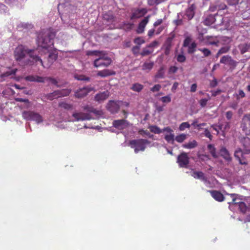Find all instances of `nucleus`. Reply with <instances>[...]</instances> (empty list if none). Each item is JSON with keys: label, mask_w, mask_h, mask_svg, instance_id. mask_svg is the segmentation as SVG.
Returning a JSON list of instances; mask_svg holds the SVG:
<instances>
[{"label": "nucleus", "mask_w": 250, "mask_h": 250, "mask_svg": "<svg viewBox=\"0 0 250 250\" xmlns=\"http://www.w3.org/2000/svg\"><path fill=\"white\" fill-rule=\"evenodd\" d=\"M14 57L18 63L22 66L40 63L43 66L42 60L32 50L26 49L22 45H18L14 51Z\"/></svg>", "instance_id": "obj_1"}, {"label": "nucleus", "mask_w": 250, "mask_h": 250, "mask_svg": "<svg viewBox=\"0 0 250 250\" xmlns=\"http://www.w3.org/2000/svg\"><path fill=\"white\" fill-rule=\"evenodd\" d=\"M150 142L146 139H134L129 141V146L134 150L135 153L139 151H144L146 147V145H149Z\"/></svg>", "instance_id": "obj_2"}, {"label": "nucleus", "mask_w": 250, "mask_h": 250, "mask_svg": "<svg viewBox=\"0 0 250 250\" xmlns=\"http://www.w3.org/2000/svg\"><path fill=\"white\" fill-rule=\"evenodd\" d=\"M38 43L39 46L42 48L52 49L54 45L53 38L51 34L44 36L39 35L38 37Z\"/></svg>", "instance_id": "obj_3"}, {"label": "nucleus", "mask_w": 250, "mask_h": 250, "mask_svg": "<svg viewBox=\"0 0 250 250\" xmlns=\"http://www.w3.org/2000/svg\"><path fill=\"white\" fill-rule=\"evenodd\" d=\"M111 59L106 56V53L105 52L104 53L94 61L93 65L96 68L107 67L111 64Z\"/></svg>", "instance_id": "obj_4"}, {"label": "nucleus", "mask_w": 250, "mask_h": 250, "mask_svg": "<svg viewBox=\"0 0 250 250\" xmlns=\"http://www.w3.org/2000/svg\"><path fill=\"white\" fill-rule=\"evenodd\" d=\"M23 118L26 120L34 121L37 124L43 121L42 116L38 113L32 111H24L22 113Z\"/></svg>", "instance_id": "obj_5"}, {"label": "nucleus", "mask_w": 250, "mask_h": 250, "mask_svg": "<svg viewBox=\"0 0 250 250\" xmlns=\"http://www.w3.org/2000/svg\"><path fill=\"white\" fill-rule=\"evenodd\" d=\"M228 194L229 195L232 199L231 201L228 202V204L238 205L239 206V208L240 209V211L243 213H246V211H247L248 207H247V205H246V204L243 202H236V200H237L236 196H237V195L236 194H234V193Z\"/></svg>", "instance_id": "obj_6"}, {"label": "nucleus", "mask_w": 250, "mask_h": 250, "mask_svg": "<svg viewBox=\"0 0 250 250\" xmlns=\"http://www.w3.org/2000/svg\"><path fill=\"white\" fill-rule=\"evenodd\" d=\"M147 12V10L145 8H136L131 9V13L130 16V19L133 20L143 17Z\"/></svg>", "instance_id": "obj_7"}, {"label": "nucleus", "mask_w": 250, "mask_h": 250, "mask_svg": "<svg viewBox=\"0 0 250 250\" xmlns=\"http://www.w3.org/2000/svg\"><path fill=\"white\" fill-rule=\"evenodd\" d=\"M177 162L180 167H187L189 163V158L188 153L185 152H182L178 156Z\"/></svg>", "instance_id": "obj_8"}, {"label": "nucleus", "mask_w": 250, "mask_h": 250, "mask_svg": "<svg viewBox=\"0 0 250 250\" xmlns=\"http://www.w3.org/2000/svg\"><path fill=\"white\" fill-rule=\"evenodd\" d=\"M241 127L247 134H250V114L245 115L242 120Z\"/></svg>", "instance_id": "obj_9"}, {"label": "nucleus", "mask_w": 250, "mask_h": 250, "mask_svg": "<svg viewBox=\"0 0 250 250\" xmlns=\"http://www.w3.org/2000/svg\"><path fill=\"white\" fill-rule=\"evenodd\" d=\"M91 88L89 87H83L75 91L74 97L76 98L82 99L86 96L91 91Z\"/></svg>", "instance_id": "obj_10"}, {"label": "nucleus", "mask_w": 250, "mask_h": 250, "mask_svg": "<svg viewBox=\"0 0 250 250\" xmlns=\"http://www.w3.org/2000/svg\"><path fill=\"white\" fill-rule=\"evenodd\" d=\"M112 124L115 128L120 130H123L129 125V122L125 119L114 120Z\"/></svg>", "instance_id": "obj_11"}, {"label": "nucleus", "mask_w": 250, "mask_h": 250, "mask_svg": "<svg viewBox=\"0 0 250 250\" xmlns=\"http://www.w3.org/2000/svg\"><path fill=\"white\" fill-rule=\"evenodd\" d=\"M72 116L76 121L90 120L92 119L89 113L83 112H74L72 114Z\"/></svg>", "instance_id": "obj_12"}, {"label": "nucleus", "mask_w": 250, "mask_h": 250, "mask_svg": "<svg viewBox=\"0 0 250 250\" xmlns=\"http://www.w3.org/2000/svg\"><path fill=\"white\" fill-rule=\"evenodd\" d=\"M109 96V92L108 90L104 91L97 94L94 97V100L99 103L103 102Z\"/></svg>", "instance_id": "obj_13"}, {"label": "nucleus", "mask_w": 250, "mask_h": 250, "mask_svg": "<svg viewBox=\"0 0 250 250\" xmlns=\"http://www.w3.org/2000/svg\"><path fill=\"white\" fill-rule=\"evenodd\" d=\"M107 108L112 113H117L120 108L119 104L114 101H109L107 104Z\"/></svg>", "instance_id": "obj_14"}, {"label": "nucleus", "mask_w": 250, "mask_h": 250, "mask_svg": "<svg viewBox=\"0 0 250 250\" xmlns=\"http://www.w3.org/2000/svg\"><path fill=\"white\" fill-rule=\"evenodd\" d=\"M196 8V5L192 4L190 7L186 9L184 16L186 17L188 21L191 20L193 18L195 14L194 10H195Z\"/></svg>", "instance_id": "obj_15"}, {"label": "nucleus", "mask_w": 250, "mask_h": 250, "mask_svg": "<svg viewBox=\"0 0 250 250\" xmlns=\"http://www.w3.org/2000/svg\"><path fill=\"white\" fill-rule=\"evenodd\" d=\"M45 78L37 75H28L24 77V80L30 82L44 83Z\"/></svg>", "instance_id": "obj_16"}, {"label": "nucleus", "mask_w": 250, "mask_h": 250, "mask_svg": "<svg viewBox=\"0 0 250 250\" xmlns=\"http://www.w3.org/2000/svg\"><path fill=\"white\" fill-rule=\"evenodd\" d=\"M150 16L146 17L141 21L139 23L137 29V32L139 34H141L144 32L145 28L149 21Z\"/></svg>", "instance_id": "obj_17"}, {"label": "nucleus", "mask_w": 250, "mask_h": 250, "mask_svg": "<svg viewBox=\"0 0 250 250\" xmlns=\"http://www.w3.org/2000/svg\"><path fill=\"white\" fill-rule=\"evenodd\" d=\"M211 196L217 201L218 202H222L224 200L225 197L222 193L217 190H208Z\"/></svg>", "instance_id": "obj_18"}, {"label": "nucleus", "mask_w": 250, "mask_h": 250, "mask_svg": "<svg viewBox=\"0 0 250 250\" xmlns=\"http://www.w3.org/2000/svg\"><path fill=\"white\" fill-rule=\"evenodd\" d=\"M241 143L244 147L245 153H250V139L248 137H243L241 140Z\"/></svg>", "instance_id": "obj_19"}, {"label": "nucleus", "mask_w": 250, "mask_h": 250, "mask_svg": "<svg viewBox=\"0 0 250 250\" xmlns=\"http://www.w3.org/2000/svg\"><path fill=\"white\" fill-rule=\"evenodd\" d=\"M218 15L217 14L215 15H208L204 21V24L206 25H210L215 23L216 19L215 16Z\"/></svg>", "instance_id": "obj_20"}, {"label": "nucleus", "mask_w": 250, "mask_h": 250, "mask_svg": "<svg viewBox=\"0 0 250 250\" xmlns=\"http://www.w3.org/2000/svg\"><path fill=\"white\" fill-rule=\"evenodd\" d=\"M191 176L195 179H198L202 180L204 182H207V178L205 176L204 173L202 171H194L191 174Z\"/></svg>", "instance_id": "obj_21"}, {"label": "nucleus", "mask_w": 250, "mask_h": 250, "mask_svg": "<svg viewBox=\"0 0 250 250\" xmlns=\"http://www.w3.org/2000/svg\"><path fill=\"white\" fill-rule=\"evenodd\" d=\"M115 74V72L114 71L108 69H104L103 70L99 71L97 73V76L101 77H106L111 75H114Z\"/></svg>", "instance_id": "obj_22"}, {"label": "nucleus", "mask_w": 250, "mask_h": 250, "mask_svg": "<svg viewBox=\"0 0 250 250\" xmlns=\"http://www.w3.org/2000/svg\"><path fill=\"white\" fill-rule=\"evenodd\" d=\"M58 98L68 96L71 92L70 89H63L56 90Z\"/></svg>", "instance_id": "obj_23"}, {"label": "nucleus", "mask_w": 250, "mask_h": 250, "mask_svg": "<svg viewBox=\"0 0 250 250\" xmlns=\"http://www.w3.org/2000/svg\"><path fill=\"white\" fill-rule=\"evenodd\" d=\"M220 153L222 157H223L225 159L228 161L231 160V158L230 156V154L228 151V150L225 147H222L220 150Z\"/></svg>", "instance_id": "obj_24"}, {"label": "nucleus", "mask_w": 250, "mask_h": 250, "mask_svg": "<svg viewBox=\"0 0 250 250\" xmlns=\"http://www.w3.org/2000/svg\"><path fill=\"white\" fill-rule=\"evenodd\" d=\"M239 49L240 50V52L242 54L248 52L250 49V44L244 43L241 44L239 45Z\"/></svg>", "instance_id": "obj_25"}, {"label": "nucleus", "mask_w": 250, "mask_h": 250, "mask_svg": "<svg viewBox=\"0 0 250 250\" xmlns=\"http://www.w3.org/2000/svg\"><path fill=\"white\" fill-rule=\"evenodd\" d=\"M197 142L195 140L189 142L188 143L183 144L182 146L185 148L191 149L196 147L197 146Z\"/></svg>", "instance_id": "obj_26"}, {"label": "nucleus", "mask_w": 250, "mask_h": 250, "mask_svg": "<svg viewBox=\"0 0 250 250\" xmlns=\"http://www.w3.org/2000/svg\"><path fill=\"white\" fill-rule=\"evenodd\" d=\"M59 106L67 110H72L73 109V105L72 104L64 102L59 103Z\"/></svg>", "instance_id": "obj_27"}, {"label": "nucleus", "mask_w": 250, "mask_h": 250, "mask_svg": "<svg viewBox=\"0 0 250 250\" xmlns=\"http://www.w3.org/2000/svg\"><path fill=\"white\" fill-rule=\"evenodd\" d=\"M105 51H99V50H92V51H88L86 52V55L88 56H95L98 57V58L104 53Z\"/></svg>", "instance_id": "obj_28"}, {"label": "nucleus", "mask_w": 250, "mask_h": 250, "mask_svg": "<svg viewBox=\"0 0 250 250\" xmlns=\"http://www.w3.org/2000/svg\"><path fill=\"white\" fill-rule=\"evenodd\" d=\"M155 77L157 79H163L165 78V68L163 66L160 68L157 73L156 74Z\"/></svg>", "instance_id": "obj_29"}, {"label": "nucleus", "mask_w": 250, "mask_h": 250, "mask_svg": "<svg viewBox=\"0 0 250 250\" xmlns=\"http://www.w3.org/2000/svg\"><path fill=\"white\" fill-rule=\"evenodd\" d=\"M143 85L139 83H135L132 84L131 89L134 91L139 92L143 89Z\"/></svg>", "instance_id": "obj_30"}, {"label": "nucleus", "mask_w": 250, "mask_h": 250, "mask_svg": "<svg viewBox=\"0 0 250 250\" xmlns=\"http://www.w3.org/2000/svg\"><path fill=\"white\" fill-rule=\"evenodd\" d=\"M230 49V47L226 46L221 47L217 52L216 57L218 58L221 54L227 53Z\"/></svg>", "instance_id": "obj_31"}, {"label": "nucleus", "mask_w": 250, "mask_h": 250, "mask_svg": "<svg viewBox=\"0 0 250 250\" xmlns=\"http://www.w3.org/2000/svg\"><path fill=\"white\" fill-rule=\"evenodd\" d=\"M208 149L209 152L214 158H216L217 155L216 152V148L213 145L209 144L208 145Z\"/></svg>", "instance_id": "obj_32"}, {"label": "nucleus", "mask_w": 250, "mask_h": 250, "mask_svg": "<svg viewBox=\"0 0 250 250\" xmlns=\"http://www.w3.org/2000/svg\"><path fill=\"white\" fill-rule=\"evenodd\" d=\"M230 127L229 122H225L224 124H221L218 125L219 129L223 132L228 130L230 128Z\"/></svg>", "instance_id": "obj_33"}, {"label": "nucleus", "mask_w": 250, "mask_h": 250, "mask_svg": "<svg viewBox=\"0 0 250 250\" xmlns=\"http://www.w3.org/2000/svg\"><path fill=\"white\" fill-rule=\"evenodd\" d=\"M154 66V63L153 62H145L142 65V70H151Z\"/></svg>", "instance_id": "obj_34"}, {"label": "nucleus", "mask_w": 250, "mask_h": 250, "mask_svg": "<svg viewBox=\"0 0 250 250\" xmlns=\"http://www.w3.org/2000/svg\"><path fill=\"white\" fill-rule=\"evenodd\" d=\"M149 128L151 132L155 134H160L161 133L163 132L162 129H161L156 125H150L149 127Z\"/></svg>", "instance_id": "obj_35"}, {"label": "nucleus", "mask_w": 250, "mask_h": 250, "mask_svg": "<svg viewBox=\"0 0 250 250\" xmlns=\"http://www.w3.org/2000/svg\"><path fill=\"white\" fill-rule=\"evenodd\" d=\"M17 71V69L15 68V69H12L10 71H7L6 72L2 73V74H1L0 77H1V78H4V77H9L12 75H15Z\"/></svg>", "instance_id": "obj_36"}, {"label": "nucleus", "mask_w": 250, "mask_h": 250, "mask_svg": "<svg viewBox=\"0 0 250 250\" xmlns=\"http://www.w3.org/2000/svg\"><path fill=\"white\" fill-rule=\"evenodd\" d=\"M45 97L47 99L52 101L54 99L58 98L57 96V93L56 90L53 91L52 93H48L46 95Z\"/></svg>", "instance_id": "obj_37"}, {"label": "nucleus", "mask_w": 250, "mask_h": 250, "mask_svg": "<svg viewBox=\"0 0 250 250\" xmlns=\"http://www.w3.org/2000/svg\"><path fill=\"white\" fill-rule=\"evenodd\" d=\"M187 138V135L185 134H181L176 136L175 140L178 142L181 143L183 142Z\"/></svg>", "instance_id": "obj_38"}, {"label": "nucleus", "mask_w": 250, "mask_h": 250, "mask_svg": "<svg viewBox=\"0 0 250 250\" xmlns=\"http://www.w3.org/2000/svg\"><path fill=\"white\" fill-rule=\"evenodd\" d=\"M231 57L229 55L223 56L220 59V62L223 64H228Z\"/></svg>", "instance_id": "obj_39"}, {"label": "nucleus", "mask_w": 250, "mask_h": 250, "mask_svg": "<svg viewBox=\"0 0 250 250\" xmlns=\"http://www.w3.org/2000/svg\"><path fill=\"white\" fill-rule=\"evenodd\" d=\"M138 133L142 136L145 135L150 138H152L153 137V135L151 134L149 131L147 130H144L143 129H140L138 131Z\"/></svg>", "instance_id": "obj_40"}, {"label": "nucleus", "mask_w": 250, "mask_h": 250, "mask_svg": "<svg viewBox=\"0 0 250 250\" xmlns=\"http://www.w3.org/2000/svg\"><path fill=\"white\" fill-rule=\"evenodd\" d=\"M197 46V44L195 42H192L190 45L188 46V53L189 54H192L195 51V48Z\"/></svg>", "instance_id": "obj_41"}, {"label": "nucleus", "mask_w": 250, "mask_h": 250, "mask_svg": "<svg viewBox=\"0 0 250 250\" xmlns=\"http://www.w3.org/2000/svg\"><path fill=\"white\" fill-rule=\"evenodd\" d=\"M164 138L167 142H173L174 141V134L173 133L166 134Z\"/></svg>", "instance_id": "obj_42"}, {"label": "nucleus", "mask_w": 250, "mask_h": 250, "mask_svg": "<svg viewBox=\"0 0 250 250\" xmlns=\"http://www.w3.org/2000/svg\"><path fill=\"white\" fill-rule=\"evenodd\" d=\"M243 155V152L241 149L236 150L234 152V156L240 162L241 161V157Z\"/></svg>", "instance_id": "obj_43"}, {"label": "nucleus", "mask_w": 250, "mask_h": 250, "mask_svg": "<svg viewBox=\"0 0 250 250\" xmlns=\"http://www.w3.org/2000/svg\"><path fill=\"white\" fill-rule=\"evenodd\" d=\"M176 60L180 63L184 62L186 60V58L183 54H178L176 56Z\"/></svg>", "instance_id": "obj_44"}, {"label": "nucleus", "mask_w": 250, "mask_h": 250, "mask_svg": "<svg viewBox=\"0 0 250 250\" xmlns=\"http://www.w3.org/2000/svg\"><path fill=\"white\" fill-rule=\"evenodd\" d=\"M58 58V55L57 54L54 53H50L48 56V60L51 62H53Z\"/></svg>", "instance_id": "obj_45"}, {"label": "nucleus", "mask_w": 250, "mask_h": 250, "mask_svg": "<svg viewBox=\"0 0 250 250\" xmlns=\"http://www.w3.org/2000/svg\"><path fill=\"white\" fill-rule=\"evenodd\" d=\"M173 38V37H168L167 38L165 44V47L171 48Z\"/></svg>", "instance_id": "obj_46"}, {"label": "nucleus", "mask_w": 250, "mask_h": 250, "mask_svg": "<svg viewBox=\"0 0 250 250\" xmlns=\"http://www.w3.org/2000/svg\"><path fill=\"white\" fill-rule=\"evenodd\" d=\"M190 125L188 122L182 123L179 126V130L181 131L184 130L186 128H189Z\"/></svg>", "instance_id": "obj_47"}, {"label": "nucleus", "mask_w": 250, "mask_h": 250, "mask_svg": "<svg viewBox=\"0 0 250 250\" xmlns=\"http://www.w3.org/2000/svg\"><path fill=\"white\" fill-rule=\"evenodd\" d=\"M199 50L204 54L205 57H208L211 55L210 51L208 48H200Z\"/></svg>", "instance_id": "obj_48"}, {"label": "nucleus", "mask_w": 250, "mask_h": 250, "mask_svg": "<svg viewBox=\"0 0 250 250\" xmlns=\"http://www.w3.org/2000/svg\"><path fill=\"white\" fill-rule=\"evenodd\" d=\"M145 42V41L142 37H137L134 40V42L138 45L143 44Z\"/></svg>", "instance_id": "obj_49"}, {"label": "nucleus", "mask_w": 250, "mask_h": 250, "mask_svg": "<svg viewBox=\"0 0 250 250\" xmlns=\"http://www.w3.org/2000/svg\"><path fill=\"white\" fill-rule=\"evenodd\" d=\"M246 96V94L244 91L242 89H239L236 94V97L237 99H240L241 98H244Z\"/></svg>", "instance_id": "obj_50"}, {"label": "nucleus", "mask_w": 250, "mask_h": 250, "mask_svg": "<svg viewBox=\"0 0 250 250\" xmlns=\"http://www.w3.org/2000/svg\"><path fill=\"white\" fill-rule=\"evenodd\" d=\"M237 64L238 62L233 60L231 58V59H230L228 64L230 66V68L234 69L236 67Z\"/></svg>", "instance_id": "obj_51"}, {"label": "nucleus", "mask_w": 250, "mask_h": 250, "mask_svg": "<svg viewBox=\"0 0 250 250\" xmlns=\"http://www.w3.org/2000/svg\"><path fill=\"white\" fill-rule=\"evenodd\" d=\"M178 68L175 66H171L169 67L168 73L169 74H173L177 72L178 71Z\"/></svg>", "instance_id": "obj_52"}, {"label": "nucleus", "mask_w": 250, "mask_h": 250, "mask_svg": "<svg viewBox=\"0 0 250 250\" xmlns=\"http://www.w3.org/2000/svg\"><path fill=\"white\" fill-rule=\"evenodd\" d=\"M152 52V51L149 50V49L146 48L143 49L140 54L142 56L144 57L151 54Z\"/></svg>", "instance_id": "obj_53"}, {"label": "nucleus", "mask_w": 250, "mask_h": 250, "mask_svg": "<svg viewBox=\"0 0 250 250\" xmlns=\"http://www.w3.org/2000/svg\"><path fill=\"white\" fill-rule=\"evenodd\" d=\"M103 18L107 21H111L114 19V16L112 14H105L103 16Z\"/></svg>", "instance_id": "obj_54"}, {"label": "nucleus", "mask_w": 250, "mask_h": 250, "mask_svg": "<svg viewBox=\"0 0 250 250\" xmlns=\"http://www.w3.org/2000/svg\"><path fill=\"white\" fill-rule=\"evenodd\" d=\"M160 100L163 103H168L171 102V97L169 95H167L162 97Z\"/></svg>", "instance_id": "obj_55"}, {"label": "nucleus", "mask_w": 250, "mask_h": 250, "mask_svg": "<svg viewBox=\"0 0 250 250\" xmlns=\"http://www.w3.org/2000/svg\"><path fill=\"white\" fill-rule=\"evenodd\" d=\"M161 88V85L159 84H155L154 86L151 88L150 90L153 92H158L160 91Z\"/></svg>", "instance_id": "obj_56"}, {"label": "nucleus", "mask_w": 250, "mask_h": 250, "mask_svg": "<svg viewBox=\"0 0 250 250\" xmlns=\"http://www.w3.org/2000/svg\"><path fill=\"white\" fill-rule=\"evenodd\" d=\"M76 78L80 81H89L90 79L89 77H86L84 75H81L76 77Z\"/></svg>", "instance_id": "obj_57"}, {"label": "nucleus", "mask_w": 250, "mask_h": 250, "mask_svg": "<svg viewBox=\"0 0 250 250\" xmlns=\"http://www.w3.org/2000/svg\"><path fill=\"white\" fill-rule=\"evenodd\" d=\"M208 101V99H202L199 101V103L200 106L202 107H204L206 106Z\"/></svg>", "instance_id": "obj_58"}, {"label": "nucleus", "mask_w": 250, "mask_h": 250, "mask_svg": "<svg viewBox=\"0 0 250 250\" xmlns=\"http://www.w3.org/2000/svg\"><path fill=\"white\" fill-rule=\"evenodd\" d=\"M191 41V39L189 37H187L184 40L183 46L185 47L188 46Z\"/></svg>", "instance_id": "obj_59"}, {"label": "nucleus", "mask_w": 250, "mask_h": 250, "mask_svg": "<svg viewBox=\"0 0 250 250\" xmlns=\"http://www.w3.org/2000/svg\"><path fill=\"white\" fill-rule=\"evenodd\" d=\"M162 0H148V4L149 5L158 4L162 2Z\"/></svg>", "instance_id": "obj_60"}, {"label": "nucleus", "mask_w": 250, "mask_h": 250, "mask_svg": "<svg viewBox=\"0 0 250 250\" xmlns=\"http://www.w3.org/2000/svg\"><path fill=\"white\" fill-rule=\"evenodd\" d=\"M140 48V47L138 45L133 46L132 48V52L133 54L135 55H137L139 52Z\"/></svg>", "instance_id": "obj_61"}, {"label": "nucleus", "mask_w": 250, "mask_h": 250, "mask_svg": "<svg viewBox=\"0 0 250 250\" xmlns=\"http://www.w3.org/2000/svg\"><path fill=\"white\" fill-rule=\"evenodd\" d=\"M204 135L206 137L208 138L210 140H212V136L211 134L210 131L207 128L205 129Z\"/></svg>", "instance_id": "obj_62"}, {"label": "nucleus", "mask_w": 250, "mask_h": 250, "mask_svg": "<svg viewBox=\"0 0 250 250\" xmlns=\"http://www.w3.org/2000/svg\"><path fill=\"white\" fill-rule=\"evenodd\" d=\"M218 83L217 80L214 78L213 80L211 81L209 83V86L211 88L215 87L217 85Z\"/></svg>", "instance_id": "obj_63"}, {"label": "nucleus", "mask_w": 250, "mask_h": 250, "mask_svg": "<svg viewBox=\"0 0 250 250\" xmlns=\"http://www.w3.org/2000/svg\"><path fill=\"white\" fill-rule=\"evenodd\" d=\"M218 10H224L227 8V5L224 3L217 4Z\"/></svg>", "instance_id": "obj_64"}]
</instances>
